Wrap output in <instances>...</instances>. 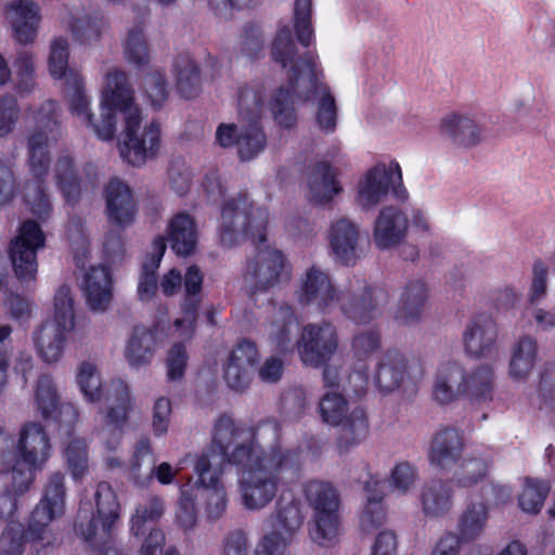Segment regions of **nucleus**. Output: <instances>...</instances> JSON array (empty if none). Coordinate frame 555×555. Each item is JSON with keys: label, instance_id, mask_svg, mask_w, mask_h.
Instances as JSON below:
<instances>
[{"label": "nucleus", "instance_id": "obj_1", "mask_svg": "<svg viewBox=\"0 0 555 555\" xmlns=\"http://www.w3.org/2000/svg\"><path fill=\"white\" fill-rule=\"evenodd\" d=\"M214 448L222 452L227 464L242 470L238 492L248 511L269 505L282 480L296 477L301 465V450L282 444L281 426L274 420L250 425L222 414L214 426Z\"/></svg>", "mask_w": 555, "mask_h": 555}, {"label": "nucleus", "instance_id": "obj_2", "mask_svg": "<svg viewBox=\"0 0 555 555\" xmlns=\"http://www.w3.org/2000/svg\"><path fill=\"white\" fill-rule=\"evenodd\" d=\"M272 59L283 67L289 66L288 83L294 94L305 102L317 103V122L322 131L336 128L337 107L330 88L321 80L322 72L317 68L318 55L306 52L297 55L296 44L289 28H282L271 50Z\"/></svg>", "mask_w": 555, "mask_h": 555}, {"label": "nucleus", "instance_id": "obj_3", "mask_svg": "<svg viewBox=\"0 0 555 555\" xmlns=\"http://www.w3.org/2000/svg\"><path fill=\"white\" fill-rule=\"evenodd\" d=\"M111 79L105 102L114 101L122 104L119 115L124 120L120 155L132 166L140 167L157 157L162 146L160 126L152 121L141 130L142 115L134 102V90L122 75Z\"/></svg>", "mask_w": 555, "mask_h": 555}, {"label": "nucleus", "instance_id": "obj_4", "mask_svg": "<svg viewBox=\"0 0 555 555\" xmlns=\"http://www.w3.org/2000/svg\"><path fill=\"white\" fill-rule=\"evenodd\" d=\"M56 103L47 101L34 115L36 129L27 139L28 160L34 179L25 183L24 197L30 211L40 219L49 217L52 206L46 193L43 178L50 167L49 141L55 139L57 129Z\"/></svg>", "mask_w": 555, "mask_h": 555}, {"label": "nucleus", "instance_id": "obj_5", "mask_svg": "<svg viewBox=\"0 0 555 555\" xmlns=\"http://www.w3.org/2000/svg\"><path fill=\"white\" fill-rule=\"evenodd\" d=\"M77 382L89 401L94 402L103 397L107 403V410L102 415L101 434L108 433L119 438L133 403L128 384L119 378L113 379L102 392L96 366L90 362H82L79 365Z\"/></svg>", "mask_w": 555, "mask_h": 555}, {"label": "nucleus", "instance_id": "obj_6", "mask_svg": "<svg viewBox=\"0 0 555 555\" xmlns=\"http://www.w3.org/2000/svg\"><path fill=\"white\" fill-rule=\"evenodd\" d=\"M119 75L128 78L125 72L116 68L108 70L105 75V83L100 103L101 113L99 118H95L94 115L90 112V98L86 93L81 76L77 72H70L67 80L65 81L64 93L72 115L87 127L91 128L94 133L102 140L113 139L116 132L117 114L122 107V104L114 101L105 102V95L106 91L111 87V79L117 78Z\"/></svg>", "mask_w": 555, "mask_h": 555}, {"label": "nucleus", "instance_id": "obj_7", "mask_svg": "<svg viewBox=\"0 0 555 555\" xmlns=\"http://www.w3.org/2000/svg\"><path fill=\"white\" fill-rule=\"evenodd\" d=\"M312 509L309 535L320 546L334 545L341 533L340 495L330 482L311 480L305 487Z\"/></svg>", "mask_w": 555, "mask_h": 555}, {"label": "nucleus", "instance_id": "obj_8", "mask_svg": "<svg viewBox=\"0 0 555 555\" xmlns=\"http://www.w3.org/2000/svg\"><path fill=\"white\" fill-rule=\"evenodd\" d=\"M267 212L257 208L246 194L228 201L221 211L219 225L220 242L223 246L233 247L247 238L254 243L266 241Z\"/></svg>", "mask_w": 555, "mask_h": 555}, {"label": "nucleus", "instance_id": "obj_9", "mask_svg": "<svg viewBox=\"0 0 555 555\" xmlns=\"http://www.w3.org/2000/svg\"><path fill=\"white\" fill-rule=\"evenodd\" d=\"M96 515L91 503L80 505L75 532L85 541L99 546L112 537L115 522L119 518V503L116 493L107 482H100L94 493Z\"/></svg>", "mask_w": 555, "mask_h": 555}, {"label": "nucleus", "instance_id": "obj_10", "mask_svg": "<svg viewBox=\"0 0 555 555\" xmlns=\"http://www.w3.org/2000/svg\"><path fill=\"white\" fill-rule=\"evenodd\" d=\"M75 327V313L70 288L62 285L54 296V315L35 332L34 340L39 356L54 363L63 354L66 335Z\"/></svg>", "mask_w": 555, "mask_h": 555}, {"label": "nucleus", "instance_id": "obj_11", "mask_svg": "<svg viewBox=\"0 0 555 555\" xmlns=\"http://www.w3.org/2000/svg\"><path fill=\"white\" fill-rule=\"evenodd\" d=\"M390 190L400 202L409 197L400 165L397 162L378 163L358 181L354 202L362 210H371L384 202Z\"/></svg>", "mask_w": 555, "mask_h": 555}, {"label": "nucleus", "instance_id": "obj_12", "mask_svg": "<svg viewBox=\"0 0 555 555\" xmlns=\"http://www.w3.org/2000/svg\"><path fill=\"white\" fill-rule=\"evenodd\" d=\"M389 302L388 292L366 281L354 278L339 293L341 313L357 324H367L377 319Z\"/></svg>", "mask_w": 555, "mask_h": 555}, {"label": "nucleus", "instance_id": "obj_13", "mask_svg": "<svg viewBox=\"0 0 555 555\" xmlns=\"http://www.w3.org/2000/svg\"><path fill=\"white\" fill-rule=\"evenodd\" d=\"M227 461L217 448H214V439L206 452H203L196 463L195 470L202 483V496L206 501V514L210 519H219L227 509L228 499L220 476Z\"/></svg>", "mask_w": 555, "mask_h": 555}, {"label": "nucleus", "instance_id": "obj_14", "mask_svg": "<svg viewBox=\"0 0 555 555\" xmlns=\"http://www.w3.org/2000/svg\"><path fill=\"white\" fill-rule=\"evenodd\" d=\"M46 236L40 225L33 220L22 223L18 234L11 241L9 255L17 280L28 283L38 272L37 251L44 247Z\"/></svg>", "mask_w": 555, "mask_h": 555}, {"label": "nucleus", "instance_id": "obj_15", "mask_svg": "<svg viewBox=\"0 0 555 555\" xmlns=\"http://www.w3.org/2000/svg\"><path fill=\"white\" fill-rule=\"evenodd\" d=\"M339 346L336 325L330 321L306 324L296 340L300 360L307 366L320 367L331 360Z\"/></svg>", "mask_w": 555, "mask_h": 555}, {"label": "nucleus", "instance_id": "obj_16", "mask_svg": "<svg viewBox=\"0 0 555 555\" xmlns=\"http://www.w3.org/2000/svg\"><path fill=\"white\" fill-rule=\"evenodd\" d=\"M64 480L65 476L60 472L50 475L44 487L43 496L33 511L28 524V533L33 539L50 543L49 525L65 512L66 489Z\"/></svg>", "mask_w": 555, "mask_h": 555}, {"label": "nucleus", "instance_id": "obj_17", "mask_svg": "<svg viewBox=\"0 0 555 555\" xmlns=\"http://www.w3.org/2000/svg\"><path fill=\"white\" fill-rule=\"evenodd\" d=\"M339 293L328 271L311 266L301 275L296 296L301 306L328 313L337 305Z\"/></svg>", "mask_w": 555, "mask_h": 555}, {"label": "nucleus", "instance_id": "obj_18", "mask_svg": "<svg viewBox=\"0 0 555 555\" xmlns=\"http://www.w3.org/2000/svg\"><path fill=\"white\" fill-rule=\"evenodd\" d=\"M288 276L283 254L269 246L257 251L247 262L244 273L245 282L257 291H267Z\"/></svg>", "mask_w": 555, "mask_h": 555}, {"label": "nucleus", "instance_id": "obj_19", "mask_svg": "<svg viewBox=\"0 0 555 555\" xmlns=\"http://www.w3.org/2000/svg\"><path fill=\"white\" fill-rule=\"evenodd\" d=\"M216 142L221 147L236 146L241 160H250L264 150L267 138L259 122L221 124Z\"/></svg>", "mask_w": 555, "mask_h": 555}, {"label": "nucleus", "instance_id": "obj_20", "mask_svg": "<svg viewBox=\"0 0 555 555\" xmlns=\"http://www.w3.org/2000/svg\"><path fill=\"white\" fill-rule=\"evenodd\" d=\"M105 214L112 228L131 227L138 214V202L131 188L121 179L113 178L104 189Z\"/></svg>", "mask_w": 555, "mask_h": 555}, {"label": "nucleus", "instance_id": "obj_21", "mask_svg": "<svg viewBox=\"0 0 555 555\" xmlns=\"http://www.w3.org/2000/svg\"><path fill=\"white\" fill-rule=\"evenodd\" d=\"M466 447L464 433L453 426H446L437 430L429 442V463L443 470L451 472L462 460Z\"/></svg>", "mask_w": 555, "mask_h": 555}, {"label": "nucleus", "instance_id": "obj_22", "mask_svg": "<svg viewBox=\"0 0 555 555\" xmlns=\"http://www.w3.org/2000/svg\"><path fill=\"white\" fill-rule=\"evenodd\" d=\"M328 244L336 261L353 266L361 255L359 224L348 217L336 218L328 230Z\"/></svg>", "mask_w": 555, "mask_h": 555}, {"label": "nucleus", "instance_id": "obj_23", "mask_svg": "<svg viewBox=\"0 0 555 555\" xmlns=\"http://www.w3.org/2000/svg\"><path fill=\"white\" fill-rule=\"evenodd\" d=\"M409 218L398 206L380 208L373 227V241L378 248L388 249L403 243L409 231Z\"/></svg>", "mask_w": 555, "mask_h": 555}, {"label": "nucleus", "instance_id": "obj_24", "mask_svg": "<svg viewBox=\"0 0 555 555\" xmlns=\"http://www.w3.org/2000/svg\"><path fill=\"white\" fill-rule=\"evenodd\" d=\"M259 361V352L256 345L247 339L238 343L230 353L225 369L224 379L229 387L236 391L245 390Z\"/></svg>", "mask_w": 555, "mask_h": 555}, {"label": "nucleus", "instance_id": "obj_25", "mask_svg": "<svg viewBox=\"0 0 555 555\" xmlns=\"http://www.w3.org/2000/svg\"><path fill=\"white\" fill-rule=\"evenodd\" d=\"M10 453L16 454L24 464L43 467L51 453V444L44 427L36 422L26 423L21 428L15 451Z\"/></svg>", "mask_w": 555, "mask_h": 555}, {"label": "nucleus", "instance_id": "obj_26", "mask_svg": "<svg viewBox=\"0 0 555 555\" xmlns=\"http://www.w3.org/2000/svg\"><path fill=\"white\" fill-rule=\"evenodd\" d=\"M429 299V288L424 280H410L402 287L393 313L395 320L402 325H415L424 317Z\"/></svg>", "mask_w": 555, "mask_h": 555}, {"label": "nucleus", "instance_id": "obj_27", "mask_svg": "<svg viewBox=\"0 0 555 555\" xmlns=\"http://www.w3.org/2000/svg\"><path fill=\"white\" fill-rule=\"evenodd\" d=\"M5 17L18 43L26 46L36 40L41 15L40 8L34 0L11 1L5 8Z\"/></svg>", "mask_w": 555, "mask_h": 555}, {"label": "nucleus", "instance_id": "obj_28", "mask_svg": "<svg viewBox=\"0 0 555 555\" xmlns=\"http://www.w3.org/2000/svg\"><path fill=\"white\" fill-rule=\"evenodd\" d=\"M498 338V328L494 320L488 314H478L467 324L463 343L465 351L473 357L490 356Z\"/></svg>", "mask_w": 555, "mask_h": 555}, {"label": "nucleus", "instance_id": "obj_29", "mask_svg": "<svg viewBox=\"0 0 555 555\" xmlns=\"http://www.w3.org/2000/svg\"><path fill=\"white\" fill-rule=\"evenodd\" d=\"M453 487L448 480L433 479L420 490V503L427 519L446 517L453 508Z\"/></svg>", "mask_w": 555, "mask_h": 555}, {"label": "nucleus", "instance_id": "obj_30", "mask_svg": "<svg viewBox=\"0 0 555 555\" xmlns=\"http://www.w3.org/2000/svg\"><path fill=\"white\" fill-rule=\"evenodd\" d=\"M408 376V360L396 349H388L378 358L374 379L379 390L390 392L398 389Z\"/></svg>", "mask_w": 555, "mask_h": 555}, {"label": "nucleus", "instance_id": "obj_31", "mask_svg": "<svg viewBox=\"0 0 555 555\" xmlns=\"http://www.w3.org/2000/svg\"><path fill=\"white\" fill-rule=\"evenodd\" d=\"M465 370L456 362H447L437 370L433 396L440 404H448L464 396Z\"/></svg>", "mask_w": 555, "mask_h": 555}, {"label": "nucleus", "instance_id": "obj_32", "mask_svg": "<svg viewBox=\"0 0 555 555\" xmlns=\"http://www.w3.org/2000/svg\"><path fill=\"white\" fill-rule=\"evenodd\" d=\"M87 304L92 311L103 312L112 300V279L104 266L91 267L82 282Z\"/></svg>", "mask_w": 555, "mask_h": 555}, {"label": "nucleus", "instance_id": "obj_33", "mask_svg": "<svg viewBox=\"0 0 555 555\" xmlns=\"http://www.w3.org/2000/svg\"><path fill=\"white\" fill-rule=\"evenodd\" d=\"M203 274L196 266H191L184 276L186 298L183 307V317L175 321V327L180 331L182 339H191L195 330L197 295L202 289Z\"/></svg>", "mask_w": 555, "mask_h": 555}, {"label": "nucleus", "instance_id": "obj_34", "mask_svg": "<svg viewBox=\"0 0 555 555\" xmlns=\"http://www.w3.org/2000/svg\"><path fill=\"white\" fill-rule=\"evenodd\" d=\"M298 323L292 307L282 305L274 310L269 326L268 336L272 345L281 352L294 350L296 341L294 334Z\"/></svg>", "mask_w": 555, "mask_h": 555}, {"label": "nucleus", "instance_id": "obj_35", "mask_svg": "<svg viewBox=\"0 0 555 555\" xmlns=\"http://www.w3.org/2000/svg\"><path fill=\"white\" fill-rule=\"evenodd\" d=\"M365 490L370 493L360 518L363 532L373 533L386 521V513L382 504L383 492L379 489L382 482L367 473V479L363 481Z\"/></svg>", "mask_w": 555, "mask_h": 555}, {"label": "nucleus", "instance_id": "obj_36", "mask_svg": "<svg viewBox=\"0 0 555 555\" xmlns=\"http://www.w3.org/2000/svg\"><path fill=\"white\" fill-rule=\"evenodd\" d=\"M168 241L177 255L192 254L197 243L194 219L184 212L177 214L168 224Z\"/></svg>", "mask_w": 555, "mask_h": 555}, {"label": "nucleus", "instance_id": "obj_37", "mask_svg": "<svg viewBox=\"0 0 555 555\" xmlns=\"http://www.w3.org/2000/svg\"><path fill=\"white\" fill-rule=\"evenodd\" d=\"M155 333L145 326H134L125 349V358L131 366L147 365L155 353Z\"/></svg>", "mask_w": 555, "mask_h": 555}, {"label": "nucleus", "instance_id": "obj_38", "mask_svg": "<svg viewBox=\"0 0 555 555\" xmlns=\"http://www.w3.org/2000/svg\"><path fill=\"white\" fill-rule=\"evenodd\" d=\"M340 427L337 438V447L340 452H347L351 448L363 442L369 435V421L363 409L356 406L338 424Z\"/></svg>", "mask_w": 555, "mask_h": 555}, {"label": "nucleus", "instance_id": "obj_39", "mask_svg": "<svg viewBox=\"0 0 555 555\" xmlns=\"http://www.w3.org/2000/svg\"><path fill=\"white\" fill-rule=\"evenodd\" d=\"M156 457L151 440L146 437L139 439L129 460V476L139 486L147 485L154 477Z\"/></svg>", "mask_w": 555, "mask_h": 555}, {"label": "nucleus", "instance_id": "obj_40", "mask_svg": "<svg viewBox=\"0 0 555 555\" xmlns=\"http://www.w3.org/2000/svg\"><path fill=\"white\" fill-rule=\"evenodd\" d=\"M441 131L456 144L472 146L480 142L481 128L474 119L464 115H450L442 119Z\"/></svg>", "mask_w": 555, "mask_h": 555}, {"label": "nucleus", "instance_id": "obj_41", "mask_svg": "<svg viewBox=\"0 0 555 555\" xmlns=\"http://www.w3.org/2000/svg\"><path fill=\"white\" fill-rule=\"evenodd\" d=\"M302 522L300 502L292 496L282 495L276 502L275 513L272 516V529L293 538Z\"/></svg>", "mask_w": 555, "mask_h": 555}, {"label": "nucleus", "instance_id": "obj_42", "mask_svg": "<svg viewBox=\"0 0 555 555\" xmlns=\"http://www.w3.org/2000/svg\"><path fill=\"white\" fill-rule=\"evenodd\" d=\"M308 186L311 199L318 204L330 202L340 191L335 175L330 165L324 162L317 163L309 175Z\"/></svg>", "mask_w": 555, "mask_h": 555}, {"label": "nucleus", "instance_id": "obj_43", "mask_svg": "<svg viewBox=\"0 0 555 555\" xmlns=\"http://www.w3.org/2000/svg\"><path fill=\"white\" fill-rule=\"evenodd\" d=\"M177 89L186 99L194 98L201 90V69L195 60L186 54H179L173 64Z\"/></svg>", "mask_w": 555, "mask_h": 555}, {"label": "nucleus", "instance_id": "obj_44", "mask_svg": "<svg viewBox=\"0 0 555 555\" xmlns=\"http://www.w3.org/2000/svg\"><path fill=\"white\" fill-rule=\"evenodd\" d=\"M494 388V372L489 365H480L465 373L464 396L475 402H486L492 399Z\"/></svg>", "mask_w": 555, "mask_h": 555}, {"label": "nucleus", "instance_id": "obj_45", "mask_svg": "<svg viewBox=\"0 0 555 555\" xmlns=\"http://www.w3.org/2000/svg\"><path fill=\"white\" fill-rule=\"evenodd\" d=\"M166 503L163 496L149 494L135 506L131 517V532L139 537L145 533L147 524H155L164 516Z\"/></svg>", "mask_w": 555, "mask_h": 555}, {"label": "nucleus", "instance_id": "obj_46", "mask_svg": "<svg viewBox=\"0 0 555 555\" xmlns=\"http://www.w3.org/2000/svg\"><path fill=\"white\" fill-rule=\"evenodd\" d=\"M166 250V241L158 236L153 243L152 255L142 263L138 294L141 300H149L157 288L156 270Z\"/></svg>", "mask_w": 555, "mask_h": 555}, {"label": "nucleus", "instance_id": "obj_47", "mask_svg": "<svg viewBox=\"0 0 555 555\" xmlns=\"http://www.w3.org/2000/svg\"><path fill=\"white\" fill-rule=\"evenodd\" d=\"M1 463L3 468L11 473V482L7 488L22 495L33 486L36 470L42 469V467L24 464L23 460L11 453H4Z\"/></svg>", "mask_w": 555, "mask_h": 555}, {"label": "nucleus", "instance_id": "obj_48", "mask_svg": "<svg viewBox=\"0 0 555 555\" xmlns=\"http://www.w3.org/2000/svg\"><path fill=\"white\" fill-rule=\"evenodd\" d=\"M54 172L66 202H77L80 195V179L70 154L63 153L59 156Z\"/></svg>", "mask_w": 555, "mask_h": 555}, {"label": "nucleus", "instance_id": "obj_49", "mask_svg": "<svg viewBox=\"0 0 555 555\" xmlns=\"http://www.w3.org/2000/svg\"><path fill=\"white\" fill-rule=\"evenodd\" d=\"M537 352V340L530 336L521 337L513 348L509 362L511 374L515 378H525L534 366Z\"/></svg>", "mask_w": 555, "mask_h": 555}, {"label": "nucleus", "instance_id": "obj_50", "mask_svg": "<svg viewBox=\"0 0 555 555\" xmlns=\"http://www.w3.org/2000/svg\"><path fill=\"white\" fill-rule=\"evenodd\" d=\"M264 89L256 83L238 90L237 107L241 122H259L263 108Z\"/></svg>", "mask_w": 555, "mask_h": 555}, {"label": "nucleus", "instance_id": "obj_51", "mask_svg": "<svg viewBox=\"0 0 555 555\" xmlns=\"http://www.w3.org/2000/svg\"><path fill=\"white\" fill-rule=\"evenodd\" d=\"M488 464L482 457H462L450 472L452 481L460 488H470L480 482L487 475Z\"/></svg>", "mask_w": 555, "mask_h": 555}, {"label": "nucleus", "instance_id": "obj_52", "mask_svg": "<svg viewBox=\"0 0 555 555\" xmlns=\"http://www.w3.org/2000/svg\"><path fill=\"white\" fill-rule=\"evenodd\" d=\"M488 507L483 503L469 504L459 519V532L463 540L477 539L486 528Z\"/></svg>", "mask_w": 555, "mask_h": 555}, {"label": "nucleus", "instance_id": "obj_53", "mask_svg": "<svg viewBox=\"0 0 555 555\" xmlns=\"http://www.w3.org/2000/svg\"><path fill=\"white\" fill-rule=\"evenodd\" d=\"M105 25L101 14H85L73 18L70 31L73 38L79 43L93 44L100 40Z\"/></svg>", "mask_w": 555, "mask_h": 555}, {"label": "nucleus", "instance_id": "obj_54", "mask_svg": "<svg viewBox=\"0 0 555 555\" xmlns=\"http://www.w3.org/2000/svg\"><path fill=\"white\" fill-rule=\"evenodd\" d=\"M124 52L126 60L138 68H143L150 63V47L141 25H134L128 30Z\"/></svg>", "mask_w": 555, "mask_h": 555}, {"label": "nucleus", "instance_id": "obj_55", "mask_svg": "<svg viewBox=\"0 0 555 555\" xmlns=\"http://www.w3.org/2000/svg\"><path fill=\"white\" fill-rule=\"evenodd\" d=\"M15 89L21 93H30L36 88V65L34 53L20 50L13 60Z\"/></svg>", "mask_w": 555, "mask_h": 555}, {"label": "nucleus", "instance_id": "obj_56", "mask_svg": "<svg viewBox=\"0 0 555 555\" xmlns=\"http://www.w3.org/2000/svg\"><path fill=\"white\" fill-rule=\"evenodd\" d=\"M269 108L274 120L284 128L293 127L297 121V115L288 89L278 88L271 94Z\"/></svg>", "mask_w": 555, "mask_h": 555}, {"label": "nucleus", "instance_id": "obj_57", "mask_svg": "<svg viewBox=\"0 0 555 555\" xmlns=\"http://www.w3.org/2000/svg\"><path fill=\"white\" fill-rule=\"evenodd\" d=\"M142 89L151 106L159 109L168 100L169 90L165 73L160 69H151L142 80Z\"/></svg>", "mask_w": 555, "mask_h": 555}, {"label": "nucleus", "instance_id": "obj_58", "mask_svg": "<svg viewBox=\"0 0 555 555\" xmlns=\"http://www.w3.org/2000/svg\"><path fill=\"white\" fill-rule=\"evenodd\" d=\"M69 43L65 37H55L50 42V52L48 59L49 72L55 79L68 78L70 72L68 68Z\"/></svg>", "mask_w": 555, "mask_h": 555}, {"label": "nucleus", "instance_id": "obj_59", "mask_svg": "<svg viewBox=\"0 0 555 555\" xmlns=\"http://www.w3.org/2000/svg\"><path fill=\"white\" fill-rule=\"evenodd\" d=\"M322 420L336 426L350 413L349 403L346 398L336 391H328L322 396L319 403Z\"/></svg>", "mask_w": 555, "mask_h": 555}, {"label": "nucleus", "instance_id": "obj_60", "mask_svg": "<svg viewBox=\"0 0 555 555\" xmlns=\"http://www.w3.org/2000/svg\"><path fill=\"white\" fill-rule=\"evenodd\" d=\"M548 491L550 486L547 482L526 478L525 488L518 499L520 508L529 514H538L544 504Z\"/></svg>", "mask_w": 555, "mask_h": 555}, {"label": "nucleus", "instance_id": "obj_61", "mask_svg": "<svg viewBox=\"0 0 555 555\" xmlns=\"http://www.w3.org/2000/svg\"><path fill=\"white\" fill-rule=\"evenodd\" d=\"M36 402L38 410L44 418L53 417L60 408L57 390L49 375H42L38 379Z\"/></svg>", "mask_w": 555, "mask_h": 555}, {"label": "nucleus", "instance_id": "obj_62", "mask_svg": "<svg viewBox=\"0 0 555 555\" xmlns=\"http://www.w3.org/2000/svg\"><path fill=\"white\" fill-rule=\"evenodd\" d=\"M312 0H296L294 8V27L298 41L304 47H309L313 40L311 25Z\"/></svg>", "mask_w": 555, "mask_h": 555}, {"label": "nucleus", "instance_id": "obj_63", "mask_svg": "<svg viewBox=\"0 0 555 555\" xmlns=\"http://www.w3.org/2000/svg\"><path fill=\"white\" fill-rule=\"evenodd\" d=\"M380 334L375 330L357 333L351 340V351L358 361H365L380 348Z\"/></svg>", "mask_w": 555, "mask_h": 555}, {"label": "nucleus", "instance_id": "obj_64", "mask_svg": "<svg viewBox=\"0 0 555 555\" xmlns=\"http://www.w3.org/2000/svg\"><path fill=\"white\" fill-rule=\"evenodd\" d=\"M24 542V527L20 522H10L0 535V555H22Z\"/></svg>", "mask_w": 555, "mask_h": 555}]
</instances>
